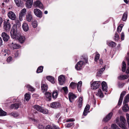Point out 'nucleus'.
<instances>
[{"label": "nucleus", "instance_id": "052dcab7", "mask_svg": "<svg viewBox=\"0 0 129 129\" xmlns=\"http://www.w3.org/2000/svg\"><path fill=\"white\" fill-rule=\"evenodd\" d=\"M20 54V53L18 51H16L15 53V57H18L19 56Z\"/></svg>", "mask_w": 129, "mask_h": 129}, {"label": "nucleus", "instance_id": "13d9d810", "mask_svg": "<svg viewBox=\"0 0 129 129\" xmlns=\"http://www.w3.org/2000/svg\"><path fill=\"white\" fill-rule=\"evenodd\" d=\"M15 21L16 25H15L16 26V28H17L16 26L17 25L18 26H20V25L21 23L18 20H16ZM14 25H15V24Z\"/></svg>", "mask_w": 129, "mask_h": 129}, {"label": "nucleus", "instance_id": "603ef678", "mask_svg": "<svg viewBox=\"0 0 129 129\" xmlns=\"http://www.w3.org/2000/svg\"><path fill=\"white\" fill-rule=\"evenodd\" d=\"M74 124V123L73 122L72 123H69L66 124H65V126L66 127L69 128L70 126H72Z\"/></svg>", "mask_w": 129, "mask_h": 129}, {"label": "nucleus", "instance_id": "423d86ee", "mask_svg": "<svg viewBox=\"0 0 129 129\" xmlns=\"http://www.w3.org/2000/svg\"><path fill=\"white\" fill-rule=\"evenodd\" d=\"M11 27V25L10 23V20L7 19L4 22V27L6 30H10Z\"/></svg>", "mask_w": 129, "mask_h": 129}, {"label": "nucleus", "instance_id": "a878e982", "mask_svg": "<svg viewBox=\"0 0 129 129\" xmlns=\"http://www.w3.org/2000/svg\"><path fill=\"white\" fill-rule=\"evenodd\" d=\"M10 44L11 46H12L13 49H18L21 47L20 45L16 43L14 44L13 42H12L11 44Z\"/></svg>", "mask_w": 129, "mask_h": 129}, {"label": "nucleus", "instance_id": "ddd939ff", "mask_svg": "<svg viewBox=\"0 0 129 129\" xmlns=\"http://www.w3.org/2000/svg\"><path fill=\"white\" fill-rule=\"evenodd\" d=\"M83 65V62L80 61L78 62L75 66V68L77 70H80L81 69Z\"/></svg>", "mask_w": 129, "mask_h": 129}, {"label": "nucleus", "instance_id": "5fc2aeb1", "mask_svg": "<svg viewBox=\"0 0 129 129\" xmlns=\"http://www.w3.org/2000/svg\"><path fill=\"white\" fill-rule=\"evenodd\" d=\"M120 120L123 123H126V121L125 118L122 116H120Z\"/></svg>", "mask_w": 129, "mask_h": 129}, {"label": "nucleus", "instance_id": "09e8293b", "mask_svg": "<svg viewBox=\"0 0 129 129\" xmlns=\"http://www.w3.org/2000/svg\"><path fill=\"white\" fill-rule=\"evenodd\" d=\"M32 25L34 28H35L37 26V23L36 20H35L32 22Z\"/></svg>", "mask_w": 129, "mask_h": 129}, {"label": "nucleus", "instance_id": "f704fd0d", "mask_svg": "<svg viewBox=\"0 0 129 129\" xmlns=\"http://www.w3.org/2000/svg\"><path fill=\"white\" fill-rule=\"evenodd\" d=\"M126 65L125 62L123 61L122 63V70L123 72H124L126 71Z\"/></svg>", "mask_w": 129, "mask_h": 129}, {"label": "nucleus", "instance_id": "e2e57ef3", "mask_svg": "<svg viewBox=\"0 0 129 129\" xmlns=\"http://www.w3.org/2000/svg\"><path fill=\"white\" fill-rule=\"evenodd\" d=\"M3 22V19L0 18V28L2 27V24Z\"/></svg>", "mask_w": 129, "mask_h": 129}, {"label": "nucleus", "instance_id": "dca6fc26", "mask_svg": "<svg viewBox=\"0 0 129 129\" xmlns=\"http://www.w3.org/2000/svg\"><path fill=\"white\" fill-rule=\"evenodd\" d=\"M60 106V103L55 102L52 103L51 104V107L53 108H57L59 107Z\"/></svg>", "mask_w": 129, "mask_h": 129}, {"label": "nucleus", "instance_id": "0e129e2a", "mask_svg": "<svg viewBox=\"0 0 129 129\" xmlns=\"http://www.w3.org/2000/svg\"><path fill=\"white\" fill-rule=\"evenodd\" d=\"M2 54L4 56H6L8 55V54L6 53V51H4L3 52Z\"/></svg>", "mask_w": 129, "mask_h": 129}, {"label": "nucleus", "instance_id": "8fccbe9b", "mask_svg": "<svg viewBox=\"0 0 129 129\" xmlns=\"http://www.w3.org/2000/svg\"><path fill=\"white\" fill-rule=\"evenodd\" d=\"M7 113L0 109V116H3L6 115Z\"/></svg>", "mask_w": 129, "mask_h": 129}, {"label": "nucleus", "instance_id": "473e14b6", "mask_svg": "<svg viewBox=\"0 0 129 129\" xmlns=\"http://www.w3.org/2000/svg\"><path fill=\"white\" fill-rule=\"evenodd\" d=\"M75 121V119L73 118H68L65 119L63 120V122H73Z\"/></svg>", "mask_w": 129, "mask_h": 129}, {"label": "nucleus", "instance_id": "58836bf2", "mask_svg": "<svg viewBox=\"0 0 129 129\" xmlns=\"http://www.w3.org/2000/svg\"><path fill=\"white\" fill-rule=\"evenodd\" d=\"M106 68V66H104L103 68H101L98 71L97 73V75L99 76L102 74L103 72L105 70Z\"/></svg>", "mask_w": 129, "mask_h": 129}, {"label": "nucleus", "instance_id": "9d476101", "mask_svg": "<svg viewBox=\"0 0 129 129\" xmlns=\"http://www.w3.org/2000/svg\"><path fill=\"white\" fill-rule=\"evenodd\" d=\"M33 5L36 7H38L41 9L43 8V6L41 2L39 0H37L34 3Z\"/></svg>", "mask_w": 129, "mask_h": 129}, {"label": "nucleus", "instance_id": "69168bd1", "mask_svg": "<svg viewBox=\"0 0 129 129\" xmlns=\"http://www.w3.org/2000/svg\"><path fill=\"white\" fill-rule=\"evenodd\" d=\"M23 17V16H21V15H20L19 14V19L20 20V21H22L23 19H22V17Z\"/></svg>", "mask_w": 129, "mask_h": 129}, {"label": "nucleus", "instance_id": "79ce46f5", "mask_svg": "<svg viewBox=\"0 0 129 129\" xmlns=\"http://www.w3.org/2000/svg\"><path fill=\"white\" fill-rule=\"evenodd\" d=\"M43 67V66H40L38 68L36 72L37 73H41L42 72Z\"/></svg>", "mask_w": 129, "mask_h": 129}, {"label": "nucleus", "instance_id": "a211bd4d", "mask_svg": "<svg viewBox=\"0 0 129 129\" xmlns=\"http://www.w3.org/2000/svg\"><path fill=\"white\" fill-rule=\"evenodd\" d=\"M70 102H72L73 100L76 98V96L72 92H69L68 94Z\"/></svg>", "mask_w": 129, "mask_h": 129}, {"label": "nucleus", "instance_id": "de8ad7c7", "mask_svg": "<svg viewBox=\"0 0 129 129\" xmlns=\"http://www.w3.org/2000/svg\"><path fill=\"white\" fill-rule=\"evenodd\" d=\"M107 44L109 46L112 47L115 46L116 45L115 43L113 41L109 43H107Z\"/></svg>", "mask_w": 129, "mask_h": 129}, {"label": "nucleus", "instance_id": "412c9836", "mask_svg": "<svg viewBox=\"0 0 129 129\" xmlns=\"http://www.w3.org/2000/svg\"><path fill=\"white\" fill-rule=\"evenodd\" d=\"M113 115V113L110 112L103 119V120L105 122L110 120L111 118Z\"/></svg>", "mask_w": 129, "mask_h": 129}, {"label": "nucleus", "instance_id": "a19ab883", "mask_svg": "<svg viewBox=\"0 0 129 129\" xmlns=\"http://www.w3.org/2000/svg\"><path fill=\"white\" fill-rule=\"evenodd\" d=\"M77 84L75 82H72L70 84V86L71 88L74 89L76 87Z\"/></svg>", "mask_w": 129, "mask_h": 129}, {"label": "nucleus", "instance_id": "774afa93", "mask_svg": "<svg viewBox=\"0 0 129 129\" xmlns=\"http://www.w3.org/2000/svg\"><path fill=\"white\" fill-rule=\"evenodd\" d=\"M33 96L34 97H37L38 96V95L36 94H33Z\"/></svg>", "mask_w": 129, "mask_h": 129}, {"label": "nucleus", "instance_id": "864d4df0", "mask_svg": "<svg viewBox=\"0 0 129 129\" xmlns=\"http://www.w3.org/2000/svg\"><path fill=\"white\" fill-rule=\"evenodd\" d=\"M114 39L117 41H118L119 39V35L116 33L115 34Z\"/></svg>", "mask_w": 129, "mask_h": 129}, {"label": "nucleus", "instance_id": "ea45409f", "mask_svg": "<svg viewBox=\"0 0 129 129\" xmlns=\"http://www.w3.org/2000/svg\"><path fill=\"white\" fill-rule=\"evenodd\" d=\"M125 123L121 122L118 124L119 126L121 128L123 129H126V127L125 125Z\"/></svg>", "mask_w": 129, "mask_h": 129}, {"label": "nucleus", "instance_id": "680f3d73", "mask_svg": "<svg viewBox=\"0 0 129 129\" xmlns=\"http://www.w3.org/2000/svg\"><path fill=\"white\" fill-rule=\"evenodd\" d=\"M121 39L122 40H123L124 39V35L123 33L122 32L121 33Z\"/></svg>", "mask_w": 129, "mask_h": 129}, {"label": "nucleus", "instance_id": "f3484780", "mask_svg": "<svg viewBox=\"0 0 129 129\" xmlns=\"http://www.w3.org/2000/svg\"><path fill=\"white\" fill-rule=\"evenodd\" d=\"M44 94V97L45 99L47 101H50L52 98L51 93L48 92H46Z\"/></svg>", "mask_w": 129, "mask_h": 129}, {"label": "nucleus", "instance_id": "bb28decb", "mask_svg": "<svg viewBox=\"0 0 129 129\" xmlns=\"http://www.w3.org/2000/svg\"><path fill=\"white\" fill-rule=\"evenodd\" d=\"M82 97H80L79 98L78 101V107L79 108H81L82 105Z\"/></svg>", "mask_w": 129, "mask_h": 129}, {"label": "nucleus", "instance_id": "338daca9", "mask_svg": "<svg viewBox=\"0 0 129 129\" xmlns=\"http://www.w3.org/2000/svg\"><path fill=\"white\" fill-rule=\"evenodd\" d=\"M126 73L127 74H129V67L127 68L126 71Z\"/></svg>", "mask_w": 129, "mask_h": 129}, {"label": "nucleus", "instance_id": "4468645a", "mask_svg": "<svg viewBox=\"0 0 129 129\" xmlns=\"http://www.w3.org/2000/svg\"><path fill=\"white\" fill-rule=\"evenodd\" d=\"M2 37L5 42L7 41L10 38L9 36L5 32H3L2 34Z\"/></svg>", "mask_w": 129, "mask_h": 129}, {"label": "nucleus", "instance_id": "f8f14e48", "mask_svg": "<svg viewBox=\"0 0 129 129\" xmlns=\"http://www.w3.org/2000/svg\"><path fill=\"white\" fill-rule=\"evenodd\" d=\"M100 54L98 53H97L95 57L94 60L95 61L97 62L98 64L99 63L100 65H102L103 63L102 60L101 59L98 60L100 58Z\"/></svg>", "mask_w": 129, "mask_h": 129}, {"label": "nucleus", "instance_id": "393cba45", "mask_svg": "<svg viewBox=\"0 0 129 129\" xmlns=\"http://www.w3.org/2000/svg\"><path fill=\"white\" fill-rule=\"evenodd\" d=\"M46 78L52 84H54L55 82L54 78L52 76H48L46 77Z\"/></svg>", "mask_w": 129, "mask_h": 129}, {"label": "nucleus", "instance_id": "bf43d9fd", "mask_svg": "<svg viewBox=\"0 0 129 129\" xmlns=\"http://www.w3.org/2000/svg\"><path fill=\"white\" fill-rule=\"evenodd\" d=\"M12 60V57L10 56L7 58V61L8 63H9Z\"/></svg>", "mask_w": 129, "mask_h": 129}, {"label": "nucleus", "instance_id": "aec40b11", "mask_svg": "<svg viewBox=\"0 0 129 129\" xmlns=\"http://www.w3.org/2000/svg\"><path fill=\"white\" fill-rule=\"evenodd\" d=\"M89 105L88 104L87 105L84 109L83 113V114L84 115L86 116L87 114V113L89 112Z\"/></svg>", "mask_w": 129, "mask_h": 129}, {"label": "nucleus", "instance_id": "72a5a7b5", "mask_svg": "<svg viewBox=\"0 0 129 129\" xmlns=\"http://www.w3.org/2000/svg\"><path fill=\"white\" fill-rule=\"evenodd\" d=\"M128 77V75H121L118 77V78L120 80H124L127 79Z\"/></svg>", "mask_w": 129, "mask_h": 129}, {"label": "nucleus", "instance_id": "cd10ccee", "mask_svg": "<svg viewBox=\"0 0 129 129\" xmlns=\"http://www.w3.org/2000/svg\"><path fill=\"white\" fill-rule=\"evenodd\" d=\"M25 87L27 88V89L29 91H34L35 90V88L33 86L28 84H26Z\"/></svg>", "mask_w": 129, "mask_h": 129}, {"label": "nucleus", "instance_id": "2f4dec72", "mask_svg": "<svg viewBox=\"0 0 129 129\" xmlns=\"http://www.w3.org/2000/svg\"><path fill=\"white\" fill-rule=\"evenodd\" d=\"M58 94V91L56 90H54L53 91L52 94L53 98L54 99H56L57 98Z\"/></svg>", "mask_w": 129, "mask_h": 129}, {"label": "nucleus", "instance_id": "5701e85b", "mask_svg": "<svg viewBox=\"0 0 129 129\" xmlns=\"http://www.w3.org/2000/svg\"><path fill=\"white\" fill-rule=\"evenodd\" d=\"M22 28L23 30L25 32L29 30V27L27 23H24L22 25Z\"/></svg>", "mask_w": 129, "mask_h": 129}, {"label": "nucleus", "instance_id": "b1692460", "mask_svg": "<svg viewBox=\"0 0 129 129\" xmlns=\"http://www.w3.org/2000/svg\"><path fill=\"white\" fill-rule=\"evenodd\" d=\"M32 18L31 12H28L26 17V19L27 21L28 22H30L32 20Z\"/></svg>", "mask_w": 129, "mask_h": 129}, {"label": "nucleus", "instance_id": "6e6d98bb", "mask_svg": "<svg viewBox=\"0 0 129 129\" xmlns=\"http://www.w3.org/2000/svg\"><path fill=\"white\" fill-rule=\"evenodd\" d=\"M11 115L13 116L14 117H17L19 115V114L16 112H12L11 113Z\"/></svg>", "mask_w": 129, "mask_h": 129}, {"label": "nucleus", "instance_id": "e433bc0d", "mask_svg": "<svg viewBox=\"0 0 129 129\" xmlns=\"http://www.w3.org/2000/svg\"><path fill=\"white\" fill-rule=\"evenodd\" d=\"M26 10L25 8H23L20 11L19 15L21 16H24L26 14Z\"/></svg>", "mask_w": 129, "mask_h": 129}, {"label": "nucleus", "instance_id": "37998d69", "mask_svg": "<svg viewBox=\"0 0 129 129\" xmlns=\"http://www.w3.org/2000/svg\"><path fill=\"white\" fill-rule=\"evenodd\" d=\"M129 101V94L126 95L124 99L123 102L126 103Z\"/></svg>", "mask_w": 129, "mask_h": 129}, {"label": "nucleus", "instance_id": "7c9ffc66", "mask_svg": "<svg viewBox=\"0 0 129 129\" xmlns=\"http://www.w3.org/2000/svg\"><path fill=\"white\" fill-rule=\"evenodd\" d=\"M60 91L61 92H64L65 94H67L68 92V88L67 87L65 86L62 87L60 89Z\"/></svg>", "mask_w": 129, "mask_h": 129}, {"label": "nucleus", "instance_id": "c9c22d12", "mask_svg": "<svg viewBox=\"0 0 129 129\" xmlns=\"http://www.w3.org/2000/svg\"><path fill=\"white\" fill-rule=\"evenodd\" d=\"M129 108L127 104H125L123 107L122 110L123 111L127 112L129 110Z\"/></svg>", "mask_w": 129, "mask_h": 129}, {"label": "nucleus", "instance_id": "f03ea898", "mask_svg": "<svg viewBox=\"0 0 129 129\" xmlns=\"http://www.w3.org/2000/svg\"><path fill=\"white\" fill-rule=\"evenodd\" d=\"M33 108L39 112L44 114H47L48 113V109L39 105H35L34 106Z\"/></svg>", "mask_w": 129, "mask_h": 129}, {"label": "nucleus", "instance_id": "c03bdc74", "mask_svg": "<svg viewBox=\"0 0 129 129\" xmlns=\"http://www.w3.org/2000/svg\"><path fill=\"white\" fill-rule=\"evenodd\" d=\"M24 99L26 101H28L30 98V94L27 93H26L24 95Z\"/></svg>", "mask_w": 129, "mask_h": 129}, {"label": "nucleus", "instance_id": "9b49d317", "mask_svg": "<svg viewBox=\"0 0 129 129\" xmlns=\"http://www.w3.org/2000/svg\"><path fill=\"white\" fill-rule=\"evenodd\" d=\"M65 80V76L62 75L58 77V80L59 84L61 85H63L64 83Z\"/></svg>", "mask_w": 129, "mask_h": 129}, {"label": "nucleus", "instance_id": "4c0bfd02", "mask_svg": "<svg viewBox=\"0 0 129 129\" xmlns=\"http://www.w3.org/2000/svg\"><path fill=\"white\" fill-rule=\"evenodd\" d=\"M82 82L81 81L79 82L77 84V88L78 91L80 92L81 91V87L82 85Z\"/></svg>", "mask_w": 129, "mask_h": 129}, {"label": "nucleus", "instance_id": "1a4fd4ad", "mask_svg": "<svg viewBox=\"0 0 129 129\" xmlns=\"http://www.w3.org/2000/svg\"><path fill=\"white\" fill-rule=\"evenodd\" d=\"M34 13L35 15L38 17L41 18L42 17V13L41 11L37 9H34Z\"/></svg>", "mask_w": 129, "mask_h": 129}, {"label": "nucleus", "instance_id": "3c124183", "mask_svg": "<svg viewBox=\"0 0 129 129\" xmlns=\"http://www.w3.org/2000/svg\"><path fill=\"white\" fill-rule=\"evenodd\" d=\"M14 1L17 6L19 7L20 6L21 4L20 0H14Z\"/></svg>", "mask_w": 129, "mask_h": 129}, {"label": "nucleus", "instance_id": "20e7f679", "mask_svg": "<svg viewBox=\"0 0 129 129\" xmlns=\"http://www.w3.org/2000/svg\"><path fill=\"white\" fill-rule=\"evenodd\" d=\"M23 107L22 103L21 102H18L11 105V109H17L19 108H22Z\"/></svg>", "mask_w": 129, "mask_h": 129}, {"label": "nucleus", "instance_id": "4d7b16f0", "mask_svg": "<svg viewBox=\"0 0 129 129\" xmlns=\"http://www.w3.org/2000/svg\"><path fill=\"white\" fill-rule=\"evenodd\" d=\"M111 127L114 129H117L119 128L115 124H113L111 125Z\"/></svg>", "mask_w": 129, "mask_h": 129}, {"label": "nucleus", "instance_id": "c85d7f7f", "mask_svg": "<svg viewBox=\"0 0 129 129\" xmlns=\"http://www.w3.org/2000/svg\"><path fill=\"white\" fill-rule=\"evenodd\" d=\"M102 89L103 91H105L107 90V86L106 83L105 81H103L102 83Z\"/></svg>", "mask_w": 129, "mask_h": 129}, {"label": "nucleus", "instance_id": "4be33fe9", "mask_svg": "<svg viewBox=\"0 0 129 129\" xmlns=\"http://www.w3.org/2000/svg\"><path fill=\"white\" fill-rule=\"evenodd\" d=\"M113 115V113L110 112L103 119V120L105 122L110 120L111 118Z\"/></svg>", "mask_w": 129, "mask_h": 129}, {"label": "nucleus", "instance_id": "49530a36", "mask_svg": "<svg viewBox=\"0 0 129 129\" xmlns=\"http://www.w3.org/2000/svg\"><path fill=\"white\" fill-rule=\"evenodd\" d=\"M127 16V13L126 12H125L123 14L122 18V20L123 21H125L126 19Z\"/></svg>", "mask_w": 129, "mask_h": 129}, {"label": "nucleus", "instance_id": "6ab92c4d", "mask_svg": "<svg viewBox=\"0 0 129 129\" xmlns=\"http://www.w3.org/2000/svg\"><path fill=\"white\" fill-rule=\"evenodd\" d=\"M26 6L28 8H30L32 6L33 2V0H27L26 1Z\"/></svg>", "mask_w": 129, "mask_h": 129}, {"label": "nucleus", "instance_id": "2eb2a0df", "mask_svg": "<svg viewBox=\"0 0 129 129\" xmlns=\"http://www.w3.org/2000/svg\"><path fill=\"white\" fill-rule=\"evenodd\" d=\"M125 94L126 92L125 91H122L121 93L120 98L118 102V105L119 106L121 104L123 96Z\"/></svg>", "mask_w": 129, "mask_h": 129}, {"label": "nucleus", "instance_id": "0eeeda50", "mask_svg": "<svg viewBox=\"0 0 129 129\" xmlns=\"http://www.w3.org/2000/svg\"><path fill=\"white\" fill-rule=\"evenodd\" d=\"M44 81L42 82L41 84V88L42 92H46L47 91L48 86L47 84L44 82Z\"/></svg>", "mask_w": 129, "mask_h": 129}, {"label": "nucleus", "instance_id": "a18cd8bd", "mask_svg": "<svg viewBox=\"0 0 129 129\" xmlns=\"http://www.w3.org/2000/svg\"><path fill=\"white\" fill-rule=\"evenodd\" d=\"M123 26V24H121L118 26L117 28V31L118 33H120L121 31Z\"/></svg>", "mask_w": 129, "mask_h": 129}, {"label": "nucleus", "instance_id": "c756f323", "mask_svg": "<svg viewBox=\"0 0 129 129\" xmlns=\"http://www.w3.org/2000/svg\"><path fill=\"white\" fill-rule=\"evenodd\" d=\"M96 95L101 98L103 97V94L102 93L101 89H99L97 92L96 94Z\"/></svg>", "mask_w": 129, "mask_h": 129}, {"label": "nucleus", "instance_id": "7ed1b4c3", "mask_svg": "<svg viewBox=\"0 0 129 129\" xmlns=\"http://www.w3.org/2000/svg\"><path fill=\"white\" fill-rule=\"evenodd\" d=\"M53 128L49 125H47L45 127L42 124H40L38 127L39 129H60L59 127L54 124L53 125Z\"/></svg>", "mask_w": 129, "mask_h": 129}, {"label": "nucleus", "instance_id": "f257e3e1", "mask_svg": "<svg viewBox=\"0 0 129 129\" xmlns=\"http://www.w3.org/2000/svg\"><path fill=\"white\" fill-rule=\"evenodd\" d=\"M11 36L13 39H18L21 44H22L25 42L26 40L25 37L21 35L17 31V28L15 25H13L10 32Z\"/></svg>", "mask_w": 129, "mask_h": 129}, {"label": "nucleus", "instance_id": "6e6552de", "mask_svg": "<svg viewBox=\"0 0 129 129\" xmlns=\"http://www.w3.org/2000/svg\"><path fill=\"white\" fill-rule=\"evenodd\" d=\"M8 17L12 20H14L16 18V16L15 13L12 11H10L8 13Z\"/></svg>", "mask_w": 129, "mask_h": 129}, {"label": "nucleus", "instance_id": "39448f33", "mask_svg": "<svg viewBox=\"0 0 129 129\" xmlns=\"http://www.w3.org/2000/svg\"><path fill=\"white\" fill-rule=\"evenodd\" d=\"M101 84V82L100 81H94L91 84V86L93 89H96L99 87Z\"/></svg>", "mask_w": 129, "mask_h": 129}]
</instances>
